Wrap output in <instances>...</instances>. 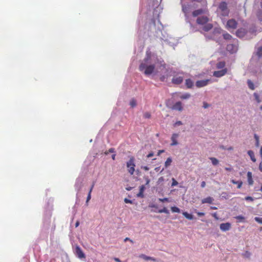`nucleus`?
<instances>
[{
    "label": "nucleus",
    "instance_id": "obj_7",
    "mask_svg": "<svg viewBox=\"0 0 262 262\" xmlns=\"http://www.w3.org/2000/svg\"><path fill=\"white\" fill-rule=\"evenodd\" d=\"M75 254L79 258H85V254L83 252L80 247L78 246H77L75 248Z\"/></svg>",
    "mask_w": 262,
    "mask_h": 262
},
{
    "label": "nucleus",
    "instance_id": "obj_26",
    "mask_svg": "<svg viewBox=\"0 0 262 262\" xmlns=\"http://www.w3.org/2000/svg\"><path fill=\"white\" fill-rule=\"evenodd\" d=\"M209 159L211 161L213 165H217L219 164V160L216 158L211 157Z\"/></svg>",
    "mask_w": 262,
    "mask_h": 262
},
{
    "label": "nucleus",
    "instance_id": "obj_29",
    "mask_svg": "<svg viewBox=\"0 0 262 262\" xmlns=\"http://www.w3.org/2000/svg\"><path fill=\"white\" fill-rule=\"evenodd\" d=\"M253 96L255 98V100L258 102L259 103L261 101L259 95L257 93H254L253 94Z\"/></svg>",
    "mask_w": 262,
    "mask_h": 262
},
{
    "label": "nucleus",
    "instance_id": "obj_5",
    "mask_svg": "<svg viewBox=\"0 0 262 262\" xmlns=\"http://www.w3.org/2000/svg\"><path fill=\"white\" fill-rule=\"evenodd\" d=\"M237 26V23L234 19H229L226 24V28L228 30L235 29Z\"/></svg>",
    "mask_w": 262,
    "mask_h": 262
},
{
    "label": "nucleus",
    "instance_id": "obj_3",
    "mask_svg": "<svg viewBox=\"0 0 262 262\" xmlns=\"http://www.w3.org/2000/svg\"><path fill=\"white\" fill-rule=\"evenodd\" d=\"M216 12L220 16H228L229 14L230 10L228 7L227 3L225 2H221L218 5Z\"/></svg>",
    "mask_w": 262,
    "mask_h": 262
},
{
    "label": "nucleus",
    "instance_id": "obj_6",
    "mask_svg": "<svg viewBox=\"0 0 262 262\" xmlns=\"http://www.w3.org/2000/svg\"><path fill=\"white\" fill-rule=\"evenodd\" d=\"M210 81V79L198 80L196 82L195 85L197 88H200L207 85Z\"/></svg>",
    "mask_w": 262,
    "mask_h": 262
},
{
    "label": "nucleus",
    "instance_id": "obj_23",
    "mask_svg": "<svg viewBox=\"0 0 262 262\" xmlns=\"http://www.w3.org/2000/svg\"><path fill=\"white\" fill-rule=\"evenodd\" d=\"M223 38L226 40H231L232 39V36L228 33H225L223 35Z\"/></svg>",
    "mask_w": 262,
    "mask_h": 262
},
{
    "label": "nucleus",
    "instance_id": "obj_16",
    "mask_svg": "<svg viewBox=\"0 0 262 262\" xmlns=\"http://www.w3.org/2000/svg\"><path fill=\"white\" fill-rule=\"evenodd\" d=\"M145 189V186L144 185H141L140 187L139 192L137 194V196L138 197L141 198H143L144 197L143 193H144V191Z\"/></svg>",
    "mask_w": 262,
    "mask_h": 262
},
{
    "label": "nucleus",
    "instance_id": "obj_1",
    "mask_svg": "<svg viewBox=\"0 0 262 262\" xmlns=\"http://www.w3.org/2000/svg\"><path fill=\"white\" fill-rule=\"evenodd\" d=\"M192 15L193 17H198L196 23L201 27L203 31L208 32L213 28V24L209 23L210 19L207 10L205 9L195 10L192 12Z\"/></svg>",
    "mask_w": 262,
    "mask_h": 262
},
{
    "label": "nucleus",
    "instance_id": "obj_62",
    "mask_svg": "<svg viewBox=\"0 0 262 262\" xmlns=\"http://www.w3.org/2000/svg\"><path fill=\"white\" fill-rule=\"evenodd\" d=\"M79 225V222L78 221H77L76 224H75V227H77Z\"/></svg>",
    "mask_w": 262,
    "mask_h": 262
},
{
    "label": "nucleus",
    "instance_id": "obj_20",
    "mask_svg": "<svg viewBox=\"0 0 262 262\" xmlns=\"http://www.w3.org/2000/svg\"><path fill=\"white\" fill-rule=\"evenodd\" d=\"M231 182L234 184L237 185V188H241L243 185V182L241 181H237L234 180H231Z\"/></svg>",
    "mask_w": 262,
    "mask_h": 262
},
{
    "label": "nucleus",
    "instance_id": "obj_2",
    "mask_svg": "<svg viewBox=\"0 0 262 262\" xmlns=\"http://www.w3.org/2000/svg\"><path fill=\"white\" fill-rule=\"evenodd\" d=\"M150 57L148 56L144 58L139 66V70L146 75L151 74L156 68L154 64H150L149 60Z\"/></svg>",
    "mask_w": 262,
    "mask_h": 262
},
{
    "label": "nucleus",
    "instance_id": "obj_28",
    "mask_svg": "<svg viewBox=\"0 0 262 262\" xmlns=\"http://www.w3.org/2000/svg\"><path fill=\"white\" fill-rule=\"evenodd\" d=\"M256 55L259 57H262V46L259 47L257 49V52H256Z\"/></svg>",
    "mask_w": 262,
    "mask_h": 262
},
{
    "label": "nucleus",
    "instance_id": "obj_13",
    "mask_svg": "<svg viewBox=\"0 0 262 262\" xmlns=\"http://www.w3.org/2000/svg\"><path fill=\"white\" fill-rule=\"evenodd\" d=\"M171 109L173 110H176L179 111H182L183 110L182 104L180 101L177 102L171 107Z\"/></svg>",
    "mask_w": 262,
    "mask_h": 262
},
{
    "label": "nucleus",
    "instance_id": "obj_4",
    "mask_svg": "<svg viewBox=\"0 0 262 262\" xmlns=\"http://www.w3.org/2000/svg\"><path fill=\"white\" fill-rule=\"evenodd\" d=\"M135 159L134 157H131L129 161L126 163V166L127 167L128 172L131 174L133 175L135 172Z\"/></svg>",
    "mask_w": 262,
    "mask_h": 262
},
{
    "label": "nucleus",
    "instance_id": "obj_36",
    "mask_svg": "<svg viewBox=\"0 0 262 262\" xmlns=\"http://www.w3.org/2000/svg\"><path fill=\"white\" fill-rule=\"evenodd\" d=\"M110 152H111V153L115 152V149L114 148H111L108 149V150L105 151L104 154L107 155Z\"/></svg>",
    "mask_w": 262,
    "mask_h": 262
},
{
    "label": "nucleus",
    "instance_id": "obj_63",
    "mask_svg": "<svg viewBox=\"0 0 262 262\" xmlns=\"http://www.w3.org/2000/svg\"><path fill=\"white\" fill-rule=\"evenodd\" d=\"M115 157H116V154H113L112 156V158L113 160H114L115 159Z\"/></svg>",
    "mask_w": 262,
    "mask_h": 262
},
{
    "label": "nucleus",
    "instance_id": "obj_35",
    "mask_svg": "<svg viewBox=\"0 0 262 262\" xmlns=\"http://www.w3.org/2000/svg\"><path fill=\"white\" fill-rule=\"evenodd\" d=\"M143 117H144V118L149 119L151 117L150 113H149V112H145L143 114Z\"/></svg>",
    "mask_w": 262,
    "mask_h": 262
},
{
    "label": "nucleus",
    "instance_id": "obj_38",
    "mask_svg": "<svg viewBox=\"0 0 262 262\" xmlns=\"http://www.w3.org/2000/svg\"><path fill=\"white\" fill-rule=\"evenodd\" d=\"M164 181V179L163 177L159 178L158 180L157 183L158 184H161Z\"/></svg>",
    "mask_w": 262,
    "mask_h": 262
},
{
    "label": "nucleus",
    "instance_id": "obj_53",
    "mask_svg": "<svg viewBox=\"0 0 262 262\" xmlns=\"http://www.w3.org/2000/svg\"><path fill=\"white\" fill-rule=\"evenodd\" d=\"M201 187H202V188L205 187V186H206V183H205V181H203V182H202L201 184Z\"/></svg>",
    "mask_w": 262,
    "mask_h": 262
},
{
    "label": "nucleus",
    "instance_id": "obj_55",
    "mask_svg": "<svg viewBox=\"0 0 262 262\" xmlns=\"http://www.w3.org/2000/svg\"><path fill=\"white\" fill-rule=\"evenodd\" d=\"M164 152V150H159L158 152V154L157 155L158 156H160L161 154L163 153Z\"/></svg>",
    "mask_w": 262,
    "mask_h": 262
},
{
    "label": "nucleus",
    "instance_id": "obj_18",
    "mask_svg": "<svg viewBox=\"0 0 262 262\" xmlns=\"http://www.w3.org/2000/svg\"><path fill=\"white\" fill-rule=\"evenodd\" d=\"M248 182L250 185H252L253 184V181L252 179V173L250 171L247 173Z\"/></svg>",
    "mask_w": 262,
    "mask_h": 262
},
{
    "label": "nucleus",
    "instance_id": "obj_58",
    "mask_svg": "<svg viewBox=\"0 0 262 262\" xmlns=\"http://www.w3.org/2000/svg\"><path fill=\"white\" fill-rule=\"evenodd\" d=\"M165 77L164 76H162L160 77V80L162 81H164L165 80Z\"/></svg>",
    "mask_w": 262,
    "mask_h": 262
},
{
    "label": "nucleus",
    "instance_id": "obj_64",
    "mask_svg": "<svg viewBox=\"0 0 262 262\" xmlns=\"http://www.w3.org/2000/svg\"><path fill=\"white\" fill-rule=\"evenodd\" d=\"M260 154L262 157V146H261L260 149Z\"/></svg>",
    "mask_w": 262,
    "mask_h": 262
},
{
    "label": "nucleus",
    "instance_id": "obj_57",
    "mask_svg": "<svg viewBox=\"0 0 262 262\" xmlns=\"http://www.w3.org/2000/svg\"><path fill=\"white\" fill-rule=\"evenodd\" d=\"M114 260L116 261V262H122L119 258H117V257H115L114 258Z\"/></svg>",
    "mask_w": 262,
    "mask_h": 262
},
{
    "label": "nucleus",
    "instance_id": "obj_42",
    "mask_svg": "<svg viewBox=\"0 0 262 262\" xmlns=\"http://www.w3.org/2000/svg\"><path fill=\"white\" fill-rule=\"evenodd\" d=\"M195 212L197 214V215L199 216H204L205 215V213L203 212H201L197 211L196 210L195 211Z\"/></svg>",
    "mask_w": 262,
    "mask_h": 262
},
{
    "label": "nucleus",
    "instance_id": "obj_10",
    "mask_svg": "<svg viewBox=\"0 0 262 262\" xmlns=\"http://www.w3.org/2000/svg\"><path fill=\"white\" fill-rule=\"evenodd\" d=\"M183 81V77L182 76H174L172 79V82L175 84H180Z\"/></svg>",
    "mask_w": 262,
    "mask_h": 262
},
{
    "label": "nucleus",
    "instance_id": "obj_12",
    "mask_svg": "<svg viewBox=\"0 0 262 262\" xmlns=\"http://www.w3.org/2000/svg\"><path fill=\"white\" fill-rule=\"evenodd\" d=\"M237 50V47L233 43L229 44L227 46V50L231 53L236 52Z\"/></svg>",
    "mask_w": 262,
    "mask_h": 262
},
{
    "label": "nucleus",
    "instance_id": "obj_48",
    "mask_svg": "<svg viewBox=\"0 0 262 262\" xmlns=\"http://www.w3.org/2000/svg\"><path fill=\"white\" fill-rule=\"evenodd\" d=\"M235 218L236 219L239 220L241 221L245 219L244 217H243V216H241V215L237 216Z\"/></svg>",
    "mask_w": 262,
    "mask_h": 262
},
{
    "label": "nucleus",
    "instance_id": "obj_37",
    "mask_svg": "<svg viewBox=\"0 0 262 262\" xmlns=\"http://www.w3.org/2000/svg\"><path fill=\"white\" fill-rule=\"evenodd\" d=\"M254 220L258 223L262 224V217H255Z\"/></svg>",
    "mask_w": 262,
    "mask_h": 262
},
{
    "label": "nucleus",
    "instance_id": "obj_14",
    "mask_svg": "<svg viewBox=\"0 0 262 262\" xmlns=\"http://www.w3.org/2000/svg\"><path fill=\"white\" fill-rule=\"evenodd\" d=\"M178 137H179L178 134H172L171 138V140L172 141V142L170 144L171 146H175V145H177L178 144V142L177 141V138H178Z\"/></svg>",
    "mask_w": 262,
    "mask_h": 262
},
{
    "label": "nucleus",
    "instance_id": "obj_31",
    "mask_svg": "<svg viewBox=\"0 0 262 262\" xmlns=\"http://www.w3.org/2000/svg\"><path fill=\"white\" fill-rule=\"evenodd\" d=\"M171 210L173 212H177V213L180 212V209L178 207H176V206L171 207Z\"/></svg>",
    "mask_w": 262,
    "mask_h": 262
},
{
    "label": "nucleus",
    "instance_id": "obj_17",
    "mask_svg": "<svg viewBox=\"0 0 262 262\" xmlns=\"http://www.w3.org/2000/svg\"><path fill=\"white\" fill-rule=\"evenodd\" d=\"M214 201V199L211 196H208L206 198L203 199L202 200V203L203 204L204 203H208V204H212L213 203V201Z\"/></svg>",
    "mask_w": 262,
    "mask_h": 262
},
{
    "label": "nucleus",
    "instance_id": "obj_46",
    "mask_svg": "<svg viewBox=\"0 0 262 262\" xmlns=\"http://www.w3.org/2000/svg\"><path fill=\"white\" fill-rule=\"evenodd\" d=\"M124 201L125 203H129V204L132 203V201L127 198H125Z\"/></svg>",
    "mask_w": 262,
    "mask_h": 262
},
{
    "label": "nucleus",
    "instance_id": "obj_54",
    "mask_svg": "<svg viewBox=\"0 0 262 262\" xmlns=\"http://www.w3.org/2000/svg\"><path fill=\"white\" fill-rule=\"evenodd\" d=\"M143 169L146 170V171H147L149 170V167L146 166H142L141 167Z\"/></svg>",
    "mask_w": 262,
    "mask_h": 262
},
{
    "label": "nucleus",
    "instance_id": "obj_40",
    "mask_svg": "<svg viewBox=\"0 0 262 262\" xmlns=\"http://www.w3.org/2000/svg\"><path fill=\"white\" fill-rule=\"evenodd\" d=\"M144 180H145L146 181V183H145V185H149V183H150V180L148 178V177H144Z\"/></svg>",
    "mask_w": 262,
    "mask_h": 262
},
{
    "label": "nucleus",
    "instance_id": "obj_9",
    "mask_svg": "<svg viewBox=\"0 0 262 262\" xmlns=\"http://www.w3.org/2000/svg\"><path fill=\"white\" fill-rule=\"evenodd\" d=\"M231 225L230 223H222L220 224V229L223 231H227L230 230Z\"/></svg>",
    "mask_w": 262,
    "mask_h": 262
},
{
    "label": "nucleus",
    "instance_id": "obj_60",
    "mask_svg": "<svg viewBox=\"0 0 262 262\" xmlns=\"http://www.w3.org/2000/svg\"><path fill=\"white\" fill-rule=\"evenodd\" d=\"M254 138H255L256 141L259 140V138L257 135H256V134L254 135Z\"/></svg>",
    "mask_w": 262,
    "mask_h": 262
},
{
    "label": "nucleus",
    "instance_id": "obj_45",
    "mask_svg": "<svg viewBox=\"0 0 262 262\" xmlns=\"http://www.w3.org/2000/svg\"><path fill=\"white\" fill-rule=\"evenodd\" d=\"M209 106V104H208L207 102H203V107L204 108H207Z\"/></svg>",
    "mask_w": 262,
    "mask_h": 262
},
{
    "label": "nucleus",
    "instance_id": "obj_39",
    "mask_svg": "<svg viewBox=\"0 0 262 262\" xmlns=\"http://www.w3.org/2000/svg\"><path fill=\"white\" fill-rule=\"evenodd\" d=\"M172 182L171 184L172 186H175L178 184V182L174 178L172 179Z\"/></svg>",
    "mask_w": 262,
    "mask_h": 262
},
{
    "label": "nucleus",
    "instance_id": "obj_15",
    "mask_svg": "<svg viewBox=\"0 0 262 262\" xmlns=\"http://www.w3.org/2000/svg\"><path fill=\"white\" fill-rule=\"evenodd\" d=\"M185 85L187 89H191L193 86V81L190 78L186 79Z\"/></svg>",
    "mask_w": 262,
    "mask_h": 262
},
{
    "label": "nucleus",
    "instance_id": "obj_27",
    "mask_svg": "<svg viewBox=\"0 0 262 262\" xmlns=\"http://www.w3.org/2000/svg\"><path fill=\"white\" fill-rule=\"evenodd\" d=\"M256 16L258 20L260 21H262V11L261 10H259L257 12Z\"/></svg>",
    "mask_w": 262,
    "mask_h": 262
},
{
    "label": "nucleus",
    "instance_id": "obj_56",
    "mask_svg": "<svg viewBox=\"0 0 262 262\" xmlns=\"http://www.w3.org/2000/svg\"><path fill=\"white\" fill-rule=\"evenodd\" d=\"M154 156V154L152 152H150L149 154L147 155V158H150Z\"/></svg>",
    "mask_w": 262,
    "mask_h": 262
},
{
    "label": "nucleus",
    "instance_id": "obj_61",
    "mask_svg": "<svg viewBox=\"0 0 262 262\" xmlns=\"http://www.w3.org/2000/svg\"><path fill=\"white\" fill-rule=\"evenodd\" d=\"M245 255L247 256V257H249L250 255V253L248 252H246V253H245Z\"/></svg>",
    "mask_w": 262,
    "mask_h": 262
},
{
    "label": "nucleus",
    "instance_id": "obj_59",
    "mask_svg": "<svg viewBox=\"0 0 262 262\" xmlns=\"http://www.w3.org/2000/svg\"><path fill=\"white\" fill-rule=\"evenodd\" d=\"M225 169L227 171H231L232 170V168L231 167H225Z\"/></svg>",
    "mask_w": 262,
    "mask_h": 262
},
{
    "label": "nucleus",
    "instance_id": "obj_32",
    "mask_svg": "<svg viewBox=\"0 0 262 262\" xmlns=\"http://www.w3.org/2000/svg\"><path fill=\"white\" fill-rule=\"evenodd\" d=\"M158 212L159 213H165L166 214H169V213L168 210L165 207H164L163 209H160L158 211Z\"/></svg>",
    "mask_w": 262,
    "mask_h": 262
},
{
    "label": "nucleus",
    "instance_id": "obj_33",
    "mask_svg": "<svg viewBox=\"0 0 262 262\" xmlns=\"http://www.w3.org/2000/svg\"><path fill=\"white\" fill-rule=\"evenodd\" d=\"M136 105L137 103L136 100L134 99H132L130 101V105L131 106V107H134L135 106H136Z\"/></svg>",
    "mask_w": 262,
    "mask_h": 262
},
{
    "label": "nucleus",
    "instance_id": "obj_49",
    "mask_svg": "<svg viewBox=\"0 0 262 262\" xmlns=\"http://www.w3.org/2000/svg\"><path fill=\"white\" fill-rule=\"evenodd\" d=\"M124 242H126V241H129L131 243H133L134 242L133 241V240L130 239L128 237H126L124 239Z\"/></svg>",
    "mask_w": 262,
    "mask_h": 262
},
{
    "label": "nucleus",
    "instance_id": "obj_52",
    "mask_svg": "<svg viewBox=\"0 0 262 262\" xmlns=\"http://www.w3.org/2000/svg\"><path fill=\"white\" fill-rule=\"evenodd\" d=\"M212 215L216 219V220H218V217L217 216V213H213L212 214Z\"/></svg>",
    "mask_w": 262,
    "mask_h": 262
},
{
    "label": "nucleus",
    "instance_id": "obj_19",
    "mask_svg": "<svg viewBox=\"0 0 262 262\" xmlns=\"http://www.w3.org/2000/svg\"><path fill=\"white\" fill-rule=\"evenodd\" d=\"M248 154L250 156L251 160L253 162H256V159L254 156V152L252 150H249L248 151Z\"/></svg>",
    "mask_w": 262,
    "mask_h": 262
},
{
    "label": "nucleus",
    "instance_id": "obj_22",
    "mask_svg": "<svg viewBox=\"0 0 262 262\" xmlns=\"http://www.w3.org/2000/svg\"><path fill=\"white\" fill-rule=\"evenodd\" d=\"M183 215L188 220H192L193 219V216L191 214H189L187 212H183Z\"/></svg>",
    "mask_w": 262,
    "mask_h": 262
},
{
    "label": "nucleus",
    "instance_id": "obj_41",
    "mask_svg": "<svg viewBox=\"0 0 262 262\" xmlns=\"http://www.w3.org/2000/svg\"><path fill=\"white\" fill-rule=\"evenodd\" d=\"M245 200L246 201H253L254 200L253 198H252L251 196H249L245 197Z\"/></svg>",
    "mask_w": 262,
    "mask_h": 262
},
{
    "label": "nucleus",
    "instance_id": "obj_11",
    "mask_svg": "<svg viewBox=\"0 0 262 262\" xmlns=\"http://www.w3.org/2000/svg\"><path fill=\"white\" fill-rule=\"evenodd\" d=\"M247 33V31L244 28H239L236 32V35L240 38L243 37Z\"/></svg>",
    "mask_w": 262,
    "mask_h": 262
},
{
    "label": "nucleus",
    "instance_id": "obj_47",
    "mask_svg": "<svg viewBox=\"0 0 262 262\" xmlns=\"http://www.w3.org/2000/svg\"><path fill=\"white\" fill-rule=\"evenodd\" d=\"M182 124V122L181 121H178L175 123L174 125L175 126H179Z\"/></svg>",
    "mask_w": 262,
    "mask_h": 262
},
{
    "label": "nucleus",
    "instance_id": "obj_44",
    "mask_svg": "<svg viewBox=\"0 0 262 262\" xmlns=\"http://www.w3.org/2000/svg\"><path fill=\"white\" fill-rule=\"evenodd\" d=\"M91 198V192H89L86 202L88 203L90 200Z\"/></svg>",
    "mask_w": 262,
    "mask_h": 262
},
{
    "label": "nucleus",
    "instance_id": "obj_34",
    "mask_svg": "<svg viewBox=\"0 0 262 262\" xmlns=\"http://www.w3.org/2000/svg\"><path fill=\"white\" fill-rule=\"evenodd\" d=\"M140 257L143 258L145 260H150V259H151V257H150V256H147L144 254H141L140 256Z\"/></svg>",
    "mask_w": 262,
    "mask_h": 262
},
{
    "label": "nucleus",
    "instance_id": "obj_21",
    "mask_svg": "<svg viewBox=\"0 0 262 262\" xmlns=\"http://www.w3.org/2000/svg\"><path fill=\"white\" fill-rule=\"evenodd\" d=\"M247 84L249 88L252 90H254L255 89V86L253 82L251 80H248Z\"/></svg>",
    "mask_w": 262,
    "mask_h": 262
},
{
    "label": "nucleus",
    "instance_id": "obj_43",
    "mask_svg": "<svg viewBox=\"0 0 262 262\" xmlns=\"http://www.w3.org/2000/svg\"><path fill=\"white\" fill-rule=\"evenodd\" d=\"M159 201H160L161 202H168V199L167 198H165L163 199H159Z\"/></svg>",
    "mask_w": 262,
    "mask_h": 262
},
{
    "label": "nucleus",
    "instance_id": "obj_51",
    "mask_svg": "<svg viewBox=\"0 0 262 262\" xmlns=\"http://www.w3.org/2000/svg\"><path fill=\"white\" fill-rule=\"evenodd\" d=\"M94 185H95V182H93L92 185V186H91V188H90V189L89 190L90 192H92V191L93 190V188L94 187Z\"/></svg>",
    "mask_w": 262,
    "mask_h": 262
},
{
    "label": "nucleus",
    "instance_id": "obj_50",
    "mask_svg": "<svg viewBox=\"0 0 262 262\" xmlns=\"http://www.w3.org/2000/svg\"><path fill=\"white\" fill-rule=\"evenodd\" d=\"M182 10H183V11L185 13H186L187 12V8L186 7H184V6H183L182 7Z\"/></svg>",
    "mask_w": 262,
    "mask_h": 262
},
{
    "label": "nucleus",
    "instance_id": "obj_8",
    "mask_svg": "<svg viewBox=\"0 0 262 262\" xmlns=\"http://www.w3.org/2000/svg\"><path fill=\"white\" fill-rule=\"evenodd\" d=\"M227 72V69H224L220 71H216L213 72V75L216 77H221L224 76Z\"/></svg>",
    "mask_w": 262,
    "mask_h": 262
},
{
    "label": "nucleus",
    "instance_id": "obj_25",
    "mask_svg": "<svg viewBox=\"0 0 262 262\" xmlns=\"http://www.w3.org/2000/svg\"><path fill=\"white\" fill-rule=\"evenodd\" d=\"M172 162V159L170 157H169L167 159L166 161L165 162V167L166 168L170 165Z\"/></svg>",
    "mask_w": 262,
    "mask_h": 262
},
{
    "label": "nucleus",
    "instance_id": "obj_30",
    "mask_svg": "<svg viewBox=\"0 0 262 262\" xmlns=\"http://www.w3.org/2000/svg\"><path fill=\"white\" fill-rule=\"evenodd\" d=\"M190 97V94L189 93L184 94L181 96H180V98L182 99H188Z\"/></svg>",
    "mask_w": 262,
    "mask_h": 262
},
{
    "label": "nucleus",
    "instance_id": "obj_24",
    "mask_svg": "<svg viewBox=\"0 0 262 262\" xmlns=\"http://www.w3.org/2000/svg\"><path fill=\"white\" fill-rule=\"evenodd\" d=\"M225 66V62L224 61H220L216 64V68L217 69H222Z\"/></svg>",
    "mask_w": 262,
    "mask_h": 262
}]
</instances>
